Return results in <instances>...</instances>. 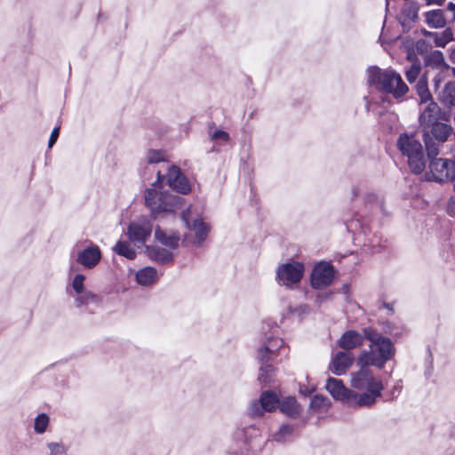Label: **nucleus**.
I'll use <instances>...</instances> for the list:
<instances>
[{"mask_svg":"<svg viewBox=\"0 0 455 455\" xmlns=\"http://www.w3.org/2000/svg\"><path fill=\"white\" fill-rule=\"evenodd\" d=\"M355 361V356L352 352L339 351L336 353L331 358L329 370L334 375H343L351 367Z\"/></svg>","mask_w":455,"mask_h":455,"instance_id":"18","label":"nucleus"},{"mask_svg":"<svg viewBox=\"0 0 455 455\" xmlns=\"http://www.w3.org/2000/svg\"><path fill=\"white\" fill-rule=\"evenodd\" d=\"M429 170L432 179L437 182L455 180V160L446 158L428 157Z\"/></svg>","mask_w":455,"mask_h":455,"instance_id":"9","label":"nucleus"},{"mask_svg":"<svg viewBox=\"0 0 455 455\" xmlns=\"http://www.w3.org/2000/svg\"><path fill=\"white\" fill-rule=\"evenodd\" d=\"M67 293L74 299L76 307H81L85 300V277L78 273L77 267L71 264L69 271V283L67 285Z\"/></svg>","mask_w":455,"mask_h":455,"instance_id":"11","label":"nucleus"},{"mask_svg":"<svg viewBox=\"0 0 455 455\" xmlns=\"http://www.w3.org/2000/svg\"><path fill=\"white\" fill-rule=\"evenodd\" d=\"M272 362L259 363V371L258 379L262 384L271 383L275 376V369L271 363Z\"/></svg>","mask_w":455,"mask_h":455,"instance_id":"28","label":"nucleus"},{"mask_svg":"<svg viewBox=\"0 0 455 455\" xmlns=\"http://www.w3.org/2000/svg\"><path fill=\"white\" fill-rule=\"evenodd\" d=\"M157 280V270L153 267H145L136 273V281L140 285L150 286Z\"/></svg>","mask_w":455,"mask_h":455,"instance_id":"23","label":"nucleus"},{"mask_svg":"<svg viewBox=\"0 0 455 455\" xmlns=\"http://www.w3.org/2000/svg\"><path fill=\"white\" fill-rule=\"evenodd\" d=\"M427 4H436V5H443L445 0H426Z\"/></svg>","mask_w":455,"mask_h":455,"instance_id":"46","label":"nucleus"},{"mask_svg":"<svg viewBox=\"0 0 455 455\" xmlns=\"http://www.w3.org/2000/svg\"><path fill=\"white\" fill-rule=\"evenodd\" d=\"M157 180L153 183V188L145 192V202L153 213L163 212H174L175 207L180 204L181 197L169 192L161 191L160 184L164 179L161 171L156 172Z\"/></svg>","mask_w":455,"mask_h":455,"instance_id":"6","label":"nucleus"},{"mask_svg":"<svg viewBox=\"0 0 455 455\" xmlns=\"http://www.w3.org/2000/svg\"><path fill=\"white\" fill-rule=\"evenodd\" d=\"M86 298H87V303L89 302V300H93L95 301L96 299H97V296L94 295V294H92L90 292L87 291V295H86Z\"/></svg>","mask_w":455,"mask_h":455,"instance_id":"49","label":"nucleus"},{"mask_svg":"<svg viewBox=\"0 0 455 455\" xmlns=\"http://www.w3.org/2000/svg\"><path fill=\"white\" fill-rule=\"evenodd\" d=\"M361 194V188L358 186H353L351 188V199L357 198Z\"/></svg>","mask_w":455,"mask_h":455,"instance_id":"44","label":"nucleus"},{"mask_svg":"<svg viewBox=\"0 0 455 455\" xmlns=\"http://www.w3.org/2000/svg\"><path fill=\"white\" fill-rule=\"evenodd\" d=\"M76 250H78L76 262L85 267V249L79 250L78 245H76Z\"/></svg>","mask_w":455,"mask_h":455,"instance_id":"43","label":"nucleus"},{"mask_svg":"<svg viewBox=\"0 0 455 455\" xmlns=\"http://www.w3.org/2000/svg\"><path fill=\"white\" fill-rule=\"evenodd\" d=\"M377 199H378L377 196L373 193H368L364 196V200L369 203L373 202Z\"/></svg>","mask_w":455,"mask_h":455,"instance_id":"45","label":"nucleus"},{"mask_svg":"<svg viewBox=\"0 0 455 455\" xmlns=\"http://www.w3.org/2000/svg\"><path fill=\"white\" fill-rule=\"evenodd\" d=\"M265 411L259 399L258 401H252L248 408V413L251 417H261Z\"/></svg>","mask_w":455,"mask_h":455,"instance_id":"39","label":"nucleus"},{"mask_svg":"<svg viewBox=\"0 0 455 455\" xmlns=\"http://www.w3.org/2000/svg\"><path fill=\"white\" fill-rule=\"evenodd\" d=\"M330 404L331 402L328 397L323 395H315L310 401V408L315 411H324L329 408Z\"/></svg>","mask_w":455,"mask_h":455,"instance_id":"37","label":"nucleus"},{"mask_svg":"<svg viewBox=\"0 0 455 455\" xmlns=\"http://www.w3.org/2000/svg\"><path fill=\"white\" fill-rule=\"evenodd\" d=\"M167 158L166 153L161 149H148L146 154L144 160L148 164H156L161 162H165Z\"/></svg>","mask_w":455,"mask_h":455,"instance_id":"35","label":"nucleus"},{"mask_svg":"<svg viewBox=\"0 0 455 455\" xmlns=\"http://www.w3.org/2000/svg\"><path fill=\"white\" fill-rule=\"evenodd\" d=\"M432 49V45L425 39L418 40L415 45L414 54L425 55Z\"/></svg>","mask_w":455,"mask_h":455,"instance_id":"41","label":"nucleus"},{"mask_svg":"<svg viewBox=\"0 0 455 455\" xmlns=\"http://www.w3.org/2000/svg\"><path fill=\"white\" fill-rule=\"evenodd\" d=\"M450 115L434 101H429L419 117V128L428 157L437 156L453 129L447 124Z\"/></svg>","mask_w":455,"mask_h":455,"instance_id":"1","label":"nucleus"},{"mask_svg":"<svg viewBox=\"0 0 455 455\" xmlns=\"http://www.w3.org/2000/svg\"><path fill=\"white\" fill-rule=\"evenodd\" d=\"M167 181L169 187L181 194H188L191 191L188 179L181 173L180 169L176 165L168 167Z\"/></svg>","mask_w":455,"mask_h":455,"instance_id":"17","label":"nucleus"},{"mask_svg":"<svg viewBox=\"0 0 455 455\" xmlns=\"http://www.w3.org/2000/svg\"><path fill=\"white\" fill-rule=\"evenodd\" d=\"M282 350L286 351L285 355H288L289 348L285 347L283 339L279 337H268L257 349L256 360L258 363L275 362Z\"/></svg>","mask_w":455,"mask_h":455,"instance_id":"10","label":"nucleus"},{"mask_svg":"<svg viewBox=\"0 0 455 455\" xmlns=\"http://www.w3.org/2000/svg\"><path fill=\"white\" fill-rule=\"evenodd\" d=\"M60 126H56L52 131V133H51V136H50V139H49V141H48V148H52V146L57 141V140L59 138V135H60Z\"/></svg>","mask_w":455,"mask_h":455,"instance_id":"42","label":"nucleus"},{"mask_svg":"<svg viewBox=\"0 0 455 455\" xmlns=\"http://www.w3.org/2000/svg\"><path fill=\"white\" fill-rule=\"evenodd\" d=\"M152 230V223L146 219H141L128 226L127 235L133 243L143 245L151 235Z\"/></svg>","mask_w":455,"mask_h":455,"instance_id":"14","label":"nucleus"},{"mask_svg":"<svg viewBox=\"0 0 455 455\" xmlns=\"http://www.w3.org/2000/svg\"><path fill=\"white\" fill-rule=\"evenodd\" d=\"M146 252L148 258L160 264H168L173 261L174 254L171 249L162 248L158 245L146 247Z\"/></svg>","mask_w":455,"mask_h":455,"instance_id":"22","label":"nucleus"},{"mask_svg":"<svg viewBox=\"0 0 455 455\" xmlns=\"http://www.w3.org/2000/svg\"><path fill=\"white\" fill-rule=\"evenodd\" d=\"M387 332L392 334V331L390 330H387Z\"/></svg>","mask_w":455,"mask_h":455,"instance_id":"57","label":"nucleus"},{"mask_svg":"<svg viewBox=\"0 0 455 455\" xmlns=\"http://www.w3.org/2000/svg\"><path fill=\"white\" fill-rule=\"evenodd\" d=\"M419 5L417 2H407L398 15V20L403 31H409L419 19Z\"/></svg>","mask_w":455,"mask_h":455,"instance_id":"19","label":"nucleus"},{"mask_svg":"<svg viewBox=\"0 0 455 455\" xmlns=\"http://www.w3.org/2000/svg\"><path fill=\"white\" fill-rule=\"evenodd\" d=\"M280 410L289 417H295L299 414V405L294 397H287L283 399L280 403Z\"/></svg>","mask_w":455,"mask_h":455,"instance_id":"33","label":"nucleus"},{"mask_svg":"<svg viewBox=\"0 0 455 455\" xmlns=\"http://www.w3.org/2000/svg\"><path fill=\"white\" fill-rule=\"evenodd\" d=\"M363 339H365L363 333L361 334L356 331L348 330L341 335L338 345L344 351L350 352V350L361 347L363 343Z\"/></svg>","mask_w":455,"mask_h":455,"instance_id":"20","label":"nucleus"},{"mask_svg":"<svg viewBox=\"0 0 455 455\" xmlns=\"http://www.w3.org/2000/svg\"><path fill=\"white\" fill-rule=\"evenodd\" d=\"M343 289H344V290H347V285H344V286H343Z\"/></svg>","mask_w":455,"mask_h":455,"instance_id":"56","label":"nucleus"},{"mask_svg":"<svg viewBox=\"0 0 455 455\" xmlns=\"http://www.w3.org/2000/svg\"><path fill=\"white\" fill-rule=\"evenodd\" d=\"M433 57H443V55H442V52L437 51L435 52V55Z\"/></svg>","mask_w":455,"mask_h":455,"instance_id":"52","label":"nucleus"},{"mask_svg":"<svg viewBox=\"0 0 455 455\" xmlns=\"http://www.w3.org/2000/svg\"><path fill=\"white\" fill-rule=\"evenodd\" d=\"M348 231L355 234V240L362 243L363 247L371 249L372 252H379L381 246V237L372 234L368 226L362 225L358 220H351L347 224Z\"/></svg>","mask_w":455,"mask_h":455,"instance_id":"7","label":"nucleus"},{"mask_svg":"<svg viewBox=\"0 0 455 455\" xmlns=\"http://www.w3.org/2000/svg\"><path fill=\"white\" fill-rule=\"evenodd\" d=\"M423 33L428 37L432 38L435 41L436 46L440 47H444L448 43L453 40V32L450 28H445L441 33L428 32L427 30H424Z\"/></svg>","mask_w":455,"mask_h":455,"instance_id":"26","label":"nucleus"},{"mask_svg":"<svg viewBox=\"0 0 455 455\" xmlns=\"http://www.w3.org/2000/svg\"><path fill=\"white\" fill-rule=\"evenodd\" d=\"M259 400L266 411H275L280 403L279 398L273 391H265L261 394Z\"/></svg>","mask_w":455,"mask_h":455,"instance_id":"29","label":"nucleus"},{"mask_svg":"<svg viewBox=\"0 0 455 455\" xmlns=\"http://www.w3.org/2000/svg\"><path fill=\"white\" fill-rule=\"evenodd\" d=\"M450 57H454L455 58V49L453 50L451 55Z\"/></svg>","mask_w":455,"mask_h":455,"instance_id":"54","label":"nucleus"},{"mask_svg":"<svg viewBox=\"0 0 455 455\" xmlns=\"http://www.w3.org/2000/svg\"><path fill=\"white\" fill-rule=\"evenodd\" d=\"M50 424V417L44 413H39L34 419V431L37 435H43L46 432Z\"/></svg>","mask_w":455,"mask_h":455,"instance_id":"36","label":"nucleus"},{"mask_svg":"<svg viewBox=\"0 0 455 455\" xmlns=\"http://www.w3.org/2000/svg\"><path fill=\"white\" fill-rule=\"evenodd\" d=\"M383 307H385L388 312L393 313V306L388 303H383Z\"/></svg>","mask_w":455,"mask_h":455,"instance_id":"50","label":"nucleus"},{"mask_svg":"<svg viewBox=\"0 0 455 455\" xmlns=\"http://www.w3.org/2000/svg\"><path fill=\"white\" fill-rule=\"evenodd\" d=\"M427 61H426V65L427 66H429L432 64V60H434L435 59H426ZM437 60H443V59H436Z\"/></svg>","mask_w":455,"mask_h":455,"instance_id":"51","label":"nucleus"},{"mask_svg":"<svg viewBox=\"0 0 455 455\" xmlns=\"http://www.w3.org/2000/svg\"><path fill=\"white\" fill-rule=\"evenodd\" d=\"M209 136L212 141H214L215 143H217L219 145L227 144L230 140V136H229L228 132H227L223 130H220V129H217L215 131H210Z\"/></svg>","mask_w":455,"mask_h":455,"instance_id":"38","label":"nucleus"},{"mask_svg":"<svg viewBox=\"0 0 455 455\" xmlns=\"http://www.w3.org/2000/svg\"><path fill=\"white\" fill-rule=\"evenodd\" d=\"M427 360H428V363H429V369H428V371L426 372V375H428V376H429V375L431 374V371H432V369H433V366H432V364H433V358H432V355H428Z\"/></svg>","mask_w":455,"mask_h":455,"instance_id":"48","label":"nucleus"},{"mask_svg":"<svg viewBox=\"0 0 455 455\" xmlns=\"http://www.w3.org/2000/svg\"><path fill=\"white\" fill-rule=\"evenodd\" d=\"M454 189H455V183H454Z\"/></svg>","mask_w":455,"mask_h":455,"instance_id":"59","label":"nucleus"},{"mask_svg":"<svg viewBox=\"0 0 455 455\" xmlns=\"http://www.w3.org/2000/svg\"><path fill=\"white\" fill-rule=\"evenodd\" d=\"M427 24L433 28H443L446 25V20L443 10H433L425 13Z\"/></svg>","mask_w":455,"mask_h":455,"instance_id":"25","label":"nucleus"},{"mask_svg":"<svg viewBox=\"0 0 455 455\" xmlns=\"http://www.w3.org/2000/svg\"><path fill=\"white\" fill-rule=\"evenodd\" d=\"M421 72V68L419 64L413 63L411 67L405 72V76L410 84L416 82Z\"/></svg>","mask_w":455,"mask_h":455,"instance_id":"40","label":"nucleus"},{"mask_svg":"<svg viewBox=\"0 0 455 455\" xmlns=\"http://www.w3.org/2000/svg\"><path fill=\"white\" fill-rule=\"evenodd\" d=\"M416 91L420 99L421 103H427L428 100H431V94L428 90L427 78L422 76L419 77L416 84Z\"/></svg>","mask_w":455,"mask_h":455,"instance_id":"34","label":"nucleus"},{"mask_svg":"<svg viewBox=\"0 0 455 455\" xmlns=\"http://www.w3.org/2000/svg\"><path fill=\"white\" fill-rule=\"evenodd\" d=\"M183 241H184V243H188V238L187 235L184 236V240Z\"/></svg>","mask_w":455,"mask_h":455,"instance_id":"53","label":"nucleus"},{"mask_svg":"<svg viewBox=\"0 0 455 455\" xmlns=\"http://www.w3.org/2000/svg\"><path fill=\"white\" fill-rule=\"evenodd\" d=\"M365 339L370 342L369 349L360 352L357 364L360 366H374L378 369L384 368L387 362L394 359L395 347L388 337L382 335L371 327L363 329Z\"/></svg>","mask_w":455,"mask_h":455,"instance_id":"2","label":"nucleus"},{"mask_svg":"<svg viewBox=\"0 0 455 455\" xmlns=\"http://www.w3.org/2000/svg\"><path fill=\"white\" fill-rule=\"evenodd\" d=\"M45 447V455H68V446L62 441L47 442Z\"/></svg>","mask_w":455,"mask_h":455,"instance_id":"32","label":"nucleus"},{"mask_svg":"<svg viewBox=\"0 0 455 455\" xmlns=\"http://www.w3.org/2000/svg\"><path fill=\"white\" fill-rule=\"evenodd\" d=\"M453 75L455 76V68L452 69Z\"/></svg>","mask_w":455,"mask_h":455,"instance_id":"58","label":"nucleus"},{"mask_svg":"<svg viewBox=\"0 0 455 455\" xmlns=\"http://www.w3.org/2000/svg\"><path fill=\"white\" fill-rule=\"evenodd\" d=\"M396 147L403 156L407 158V164L415 174H420L427 166L426 157L421 142L415 134L401 133L396 141Z\"/></svg>","mask_w":455,"mask_h":455,"instance_id":"5","label":"nucleus"},{"mask_svg":"<svg viewBox=\"0 0 455 455\" xmlns=\"http://www.w3.org/2000/svg\"><path fill=\"white\" fill-rule=\"evenodd\" d=\"M101 259L100 248L87 241V269L94 267Z\"/></svg>","mask_w":455,"mask_h":455,"instance_id":"31","label":"nucleus"},{"mask_svg":"<svg viewBox=\"0 0 455 455\" xmlns=\"http://www.w3.org/2000/svg\"><path fill=\"white\" fill-rule=\"evenodd\" d=\"M439 100L448 108L455 106V82H450L445 84L439 94Z\"/></svg>","mask_w":455,"mask_h":455,"instance_id":"27","label":"nucleus"},{"mask_svg":"<svg viewBox=\"0 0 455 455\" xmlns=\"http://www.w3.org/2000/svg\"><path fill=\"white\" fill-rule=\"evenodd\" d=\"M155 238L171 250L177 249L180 241V235L178 232L162 229L160 227H156L155 229Z\"/></svg>","mask_w":455,"mask_h":455,"instance_id":"21","label":"nucleus"},{"mask_svg":"<svg viewBox=\"0 0 455 455\" xmlns=\"http://www.w3.org/2000/svg\"><path fill=\"white\" fill-rule=\"evenodd\" d=\"M293 433V425L283 424L276 432L271 435V440L278 443H285L291 440Z\"/></svg>","mask_w":455,"mask_h":455,"instance_id":"24","label":"nucleus"},{"mask_svg":"<svg viewBox=\"0 0 455 455\" xmlns=\"http://www.w3.org/2000/svg\"><path fill=\"white\" fill-rule=\"evenodd\" d=\"M410 57H411V54L409 52V53L407 54V58H410Z\"/></svg>","mask_w":455,"mask_h":455,"instance_id":"55","label":"nucleus"},{"mask_svg":"<svg viewBox=\"0 0 455 455\" xmlns=\"http://www.w3.org/2000/svg\"><path fill=\"white\" fill-rule=\"evenodd\" d=\"M305 272L304 265L298 261L282 264L276 270L279 284L293 289L301 280Z\"/></svg>","mask_w":455,"mask_h":455,"instance_id":"8","label":"nucleus"},{"mask_svg":"<svg viewBox=\"0 0 455 455\" xmlns=\"http://www.w3.org/2000/svg\"><path fill=\"white\" fill-rule=\"evenodd\" d=\"M351 376V387L363 392L359 394L354 391L350 403H356L357 407H371L375 404L384 390L381 378L375 376L369 366H361Z\"/></svg>","mask_w":455,"mask_h":455,"instance_id":"3","label":"nucleus"},{"mask_svg":"<svg viewBox=\"0 0 455 455\" xmlns=\"http://www.w3.org/2000/svg\"><path fill=\"white\" fill-rule=\"evenodd\" d=\"M335 275V270L331 264L327 262L318 263L311 274V285L315 289H324L331 285Z\"/></svg>","mask_w":455,"mask_h":455,"instance_id":"12","label":"nucleus"},{"mask_svg":"<svg viewBox=\"0 0 455 455\" xmlns=\"http://www.w3.org/2000/svg\"><path fill=\"white\" fill-rule=\"evenodd\" d=\"M114 251L128 259H134L137 256L136 251L127 241H118L113 248Z\"/></svg>","mask_w":455,"mask_h":455,"instance_id":"30","label":"nucleus"},{"mask_svg":"<svg viewBox=\"0 0 455 455\" xmlns=\"http://www.w3.org/2000/svg\"><path fill=\"white\" fill-rule=\"evenodd\" d=\"M181 219L185 223L186 227L192 232L195 233V238L193 240V243L201 245L203 242L205 241L210 228L200 219H196L192 223L189 221V209L183 211L181 213Z\"/></svg>","mask_w":455,"mask_h":455,"instance_id":"16","label":"nucleus"},{"mask_svg":"<svg viewBox=\"0 0 455 455\" xmlns=\"http://www.w3.org/2000/svg\"><path fill=\"white\" fill-rule=\"evenodd\" d=\"M325 388L335 400L344 402L348 407H357L356 403H350L354 391L346 387L342 380L330 377L327 379Z\"/></svg>","mask_w":455,"mask_h":455,"instance_id":"15","label":"nucleus"},{"mask_svg":"<svg viewBox=\"0 0 455 455\" xmlns=\"http://www.w3.org/2000/svg\"><path fill=\"white\" fill-rule=\"evenodd\" d=\"M447 10L452 12V20H455V4L450 3L447 6Z\"/></svg>","mask_w":455,"mask_h":455,"instance_id":"47","label":"nucleus"},{"mask_svg":"<svg viewBox=\"0 0 455 455\" xmlns=\"http://www.w3.org/2000/svg\"><path fill=\"white\" fill-rule=\"evenodd\" d=\"M368 82L382 92L390 93L395 99L404 96L409 88L403 81L400 74L392 69H381L379 67H370L367 70Z\"/></svg>","mask_w":455,"mask_h":455,"instance_id":"4","label":"nucleus"},{"mask_svg":"<svg viewBox=\"0 0 455 455\" xmlns=\"http://www.w3.org/2000/svg\"><path fill=\"white\" fill-rule=\"evenodd\" d=\"M260 436V431L253 425L237 428L233 434V439L236 442L239 451L238 454H243L253 446V443Z\"/></svg>","mask_w":455,"mask_h":455,"instance_id":"13","label":"nucleus"}]
</instances>
